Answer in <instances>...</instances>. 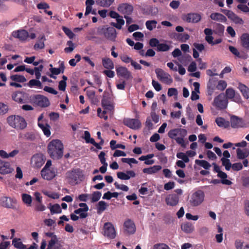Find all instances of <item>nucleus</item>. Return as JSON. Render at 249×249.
Masks as SVG:
<instances>
[{"instance_id":"12","label":"nucleus","mask_w":249,"mask_h":249,"mask_svg":"<svg viewBox=\"0 0 249 249\" xmlns=\"http://www.w3.org/2000/svg\"><path fill=\"white\" fill-rule=\"evenodd\" d=\"M44 156L41 154L35 155L32 158V164L37 168L40 167L44 163Z\"/></svg>"},{"instance_id":"6","label":"nucleus","mask_w":249,"mask_h":249,"mask_svg":"<svg viewBox=\"0 0 249 249\" xmlns=\"http://www.w3.org/2000/svg\"><path fill=\"white\" fill-rule=\"evenodd\" d=\"M155 72L158 78L162 82L166 84H170L173 80L169 74L161 69L158 68L155 70Z\"/></svg>"},{"instance_id":"43","label":"nucleus","mask_w":249,"mask_h":249,"mask_svg":"<svg viewBox=\"0 0 249 249\" xmlns=\"http://www.w3.org/2000/svg\"><path fill=\"white\" fill-rule=\"evenodd\" d=\"M222 165L225 166L226 170L229 171L231 168V163L230 162V160L225 158H222L221 159Z\"/></svg>"},{"instance_id":"39","label":"nucleus","mask_w":249,"mask_h":249,"mask_svg":"<svg viewBox=\"0 0 249 249\" xmlns=\"http://www.w3.org/2000/svg\"><path fill=\"white\" fill-rule=\"evenodd\" d=\"M22 199L24 203L27 206H31L32 198L30 195L27 194H23L22 195Z\"/></svg>"},{"instance_id":"8","label":"nucleus","mask_w":249,"mask_h":249,"mask_svg":"<svg viewBox=\"0 0 249 249\" xmlns=\"http://www.w3.org/2000/svg\"><path fill=\"white\" fill-rule=\"evenodd\" d=\"M80 176V173L78 170H74L69 171L67 173V178L68 181L72 185H75L77 183Z\"/></svg>"},{"instance_id":"18","label":"nucleus","mask_w":249,"mask_h":249,"mask_svg":"<svg viewBox=\"0 0 249 249\" xmlns=\"http://www.w3.org/2000/svg\"><path fill=\"white\" fill-rule=\"evenodd\" d=\"M179 201V197L176 194H170L167 196L165 202L167 205L171 206H176Z\"/></svg>"},{"instance_id":"13","label":"nucleus","mask_w":249,"mask_h":249,"mask_svg":"<svg viewBox=\"0 0 249 249\" xmlns=\"http://www.w3.org/2000/svg\"><path fill=\"white\" fill-rule=\"evenodd\" d=\"M124 124L133 129H139L141 126V124L139 120L135 119H128L124 120Z\"/></svg>"},{"instance_id":"20","label":"nucleus","mask_w":249,"mask_h":249,"mask_svg":"<svg viewBox=\"0 0 249 249\" xmlns=\"http://www.w3.org/2000/svg\"><path fill=\"white\" fill-rule=\"evenodd\" d=\"M12 36L14 37L19 38L20 40H25L28 37L29 34L26 30H20L13 32Z\"/></svg>"},{"instance_id":"53","label":"nucleus","mask_w":249,"mask_h":249,"mask_svg":"<svg viewBox=\"0 0 249 249\" xmlns=\"http://www.w3.org/2000/svg\"><path fill=\"white\" fill-rule=\"evenodd\" d=\"M29 86L30 87L37 86L39 88L42 87L41 83L37 80L32 79L29 82Z\"/></svg>"},{"instance_id":"58","label":"nucleus","mask_w":249,"mask_h":249,"mask_svg":"<svg viewBox=\"0 0 249 249\" xmlns=\"http://www.w3.org/2000/svg\"><path fill=\"white\" fill-rule=\"evenodd\" d=\"M231 168L233 170L238 171H240L243 168V165L241 163L237 162L232 164Z\"/></svg>"},{"instance_id":"25","label":"nucleus","mask_w":249,"mask_h":249,"mask_svg":"<svg viewBox=\"0 0 249 249\" xmlns=\"http://www.w3.org/2000/svg\"><path fill=\"white\" fill-rule=\"evenodd\" d=\"M238 88L245 98H249V88L248 87H247L245 85L240 83L238 84Z\"/></svg>"},{"instance_id":"49","label":"nucleus","mask_w":249,"mask_h":249,"mask_svg":"<svg viewBox=\"0 0 249 249\" xmlns=\"http://www.w3.org/2000/svg\"><path fill=\"white\" fill-rule=\"evenodd\" d=\"M177 157L178 159H180L182 160L185 163H187L189 161V159L187 155H186L185 153L182 152L178 153L177 154Z\"/></svg>"},{"instance_id":"27","label":"nucleus","mask_w":249,"mask_h":249,"mask_svg":"<svg viewBox=\"0 0 249 249\" xmlns=\"http://www.w3.org/2000/svg\"><path fill=\"white\" fill-rule=\"evenodd\" d=\"M105 233H115L114 227L110 222L105 223L104 226Z\"/></svg>"},{"instance_id":"3","label":"nucleus","mask_w":249,"mask_h":249,"mask_svg":"<svg viewBox=\"0 0 249 249\" xmlns=\"http://www.w3.org/2000/svg\"><path fill=\"white\" fill-rule=\"evenodd\" d=\"M204 196V194L202 191H196L189 197V203L192 207L198 206L203 202Z\"/></svg>"},{"instance_id":"37","label":"nucleus","mask_w":249,"mask_h":249,"mask_svg":"<svg viewBox=\"0 0 249 249\" xmlns=\"http://www.w3.org/2000/svg\"><path fill=\"white\" fill-rule=\"evenodd\" d=\"M195 163L196 164L203 167L205 169H209L211 167V164L208 161L205 160H195Z\"/></svg>"},{"instance_id":"14","label":"nucleus","mask_w":249,"mask_h":249,"mask_svg":"<svg viewBox=\"0 0 249 249\" xmlns=\"http://www.w3.org/2000/svg\"><path fill=\"white\" fill-rule=\"evenodd\" d=\"M117 10L120 13L125 15H130L133 11V6L126 3H122L118 5Z\"/></svg>"},{"instance_id":"50","label":"nucleus","mask_w":249,"mask_h":249,"mask_svg":"<svg viewBox=\"0 0 249 249\" xmlns=\"http://www.w3.org/2000/svg\"><path fill=\"white\" fill-rule=\"evenodd\" d=\"M74 213L76 214H79L80 217L81 218H86L88 216L87 212H85V210L80 208L74 211Z\"/></svg>"},{"instance_id":"33","label":"nucleus","mask_w":249,"mask_h":249,"mask_svg":"<svg viewBox=\"0 0 249 249\" xmlns=\"http://www.w3.org/2000/svg\"><path fill=\"white\" fill-rule=\"evenodd\" d=\"M12 245L18 249H26V245L22 243L20 239H14Z\"/></svg>"},{"instance_id":"11","label":"nucleus","mask_w":249,"mask_h":249,"mask_svg":"<svg viewBox=\"0 0 249 249\" xmlns=\"http://www.w3.org/2000/svg\"><path fill=\"white\" fill-rule=\"evenodd\" d=\"M34 103L41 107H46L50 105L48 99L41 95H37L35 96Z\"/></svg>"},{"instance_id":"21","label":"nucleus","mask_w":249,"mask_h":249,"mask_svg":"<svg viewBox=\"0 0 249 249\" xmlns=\"http://www.w3.org/2000/svg\"><path fill=\"white\" fill-rule=\"evenodd\" d=\"M241 45L247 51H249V34L244 33L240 37Z\"/></svg>"},{"instance_id":"4","label":"nucleus","mask_w":249,"mask_h":249,"mask_svg":"<svg viewBox=\"0 0 249 249\" xmlns=\"http://www.w3.org/2000/svg\"><path fill=\"white\" fill-rule=\"evenodd\" d=\"M228 100L224 93H221L214 98L213 105L218 109H224L227 108Z\"/></svg>"},{"instance_id":"30","label":"nucleus","mask_w":249,"mask_h":249,"mask_svg":"<svg viewBox=\"0 0 249 249\" xmlns=\"http://www.w3.org/2000/svg\"><path fill=\"white\" fill-rule=\"evenodd\" d=\"M48 208L50 209L51 214L60 213L62 212V210L60 205L58 204L54 205L49 204Z\"/></svg>"},{"instance_id":"31","label":"nucleus","mask_w":249,"mask_h":249,"mask_svg":"<svg viewBox=\"0 0 249 249\" xmlns=\"http://www.w3.org/2000/svg\"><path fill=\"white\" fill-rule=\"evenodd\" d=\"M226 98L229 99H233V101L236 102L237 99L235 98L234 99L235 94L234 90L232 88H228L226 89Z\"/></svg>"},{"instance_id":"48","label":"nucleus","mask_w":249,"mask_h":249,"mask_svg":"<svg viewBox=\"0 0 249 249\" xmlns=\"http://www.w3.org/2000/svg\"><path fill=\"white\" fill-rule=\"evenodd\" d=\"M101 196L102 194L101 192L99 191L94 192L92 195L91 202H95L98 201L100 199Z\"/></svg>"},{"instance_id":"26","label":"nucleus","mask_w":249,"mask_h":249,"mask_svg":"<svg viewBox=\"0 0 249 249\" xmlns=\"http://www.w3.org/2000/svg\"><path fill=\"white\" fill-rule=\"evenodd\" d=\"M161 168V166L160 165H154L149 168H144L142 171L144 173L153 174L160 171Z\"/></svg>"},{"instance_id":"41","label":"nucleus","mask_w":249,"mask_h":249,"mask_svg":"<svg viewBox=\"0 0 249 249\" xmlns=\"http://www.w3.org/2000/svg\"><path fill=\"white\" fill-rule=\"evenodd\" d=\"M10 78L13 81L18 82H24L26 81V79L24 76L18 74L12 75L10 76Z\"/></svg>"},{"instance_id":"57","label":"nucleus","mask_w":249,"mask_h":249,"mask_svg":"<svg viewBox=\"0 0 249 249\" xmlns=\"http://www.w3.org/2000/svg\"><path fill=\"white\" fill-rule=\"evenodd\" d=\"M153 249H171L168 246L165 244H157L154 245Z\"/></svg>"},{"instance_id":"36","label":"nucleus","mask_w":249,"mask_h":249,"mask_svg":"<svg viewBox=\"0 0 249 249\" xmlns=\"http://www.w3.org/2000/svg\"><path fill=\"white\" fill-rule=\"evenodd\" d=\"M237 157L240 160H243L249 155V151H244L240 148L236 150Z\"/></svg>"},{"instance_id":"24","label":"nucleus","mask_w":249,"mask_h":249,"mask_svg":"<svg viewBox=\"0 0 249 249\" xmlns=\"http://www.w3.org/2000/svg\"><path fill=\"white\" fill-rule=\"evenodd\" d=\"M210 18L212 20L221 22H225L227 20L226 17L219 13H212Z\"/></svg>"},{"instance_id":"10","label":"nucleus","mask_w":249,"mask_h":249,"mask_svg":"<svg viewBox=\"0 0 249 249\" xmlns=\"http://www.w3.org/2000/svg\"><path fill=\"white\" fill-rule=\"evenodd\" d=\"M117 74L118 76L122 77L126 80L132 78V75L128 69L122 66H119L116 68Z\"/></svg>"},{"instance_id":"34","label":"nucleus","mask_w":249,"mask_h":249,"mask_svg":"<svg viewBox=\"0 0 249 249\" xmlns=\"http://www.w3.org/2000/svg\"><path fill=\"white\" fill-rule=\"evenodd\" d=\"M114 1V0H97V4L103 7H109Z\"/></svg>"},{"instance_id":"1","label":"nucleus","mask_w":249,"mask_h":249,"mask_svg":"<svg viewBox=\"0 0 249 249\" xmlns=\"http://www.w3.org/2000/svg\"><path fill=\"white\" fill-rule=\"evenodd\" d=\"M63 144L58 140L51 141L48 146V153L53 159H60L63 156Z\"/></svg>"},{"instance_id":"32","label":"nucleus","mask_w":249,"mask_h":249,"mask_svg":"<svg viewBox=\"0 0 249 249\" xmlns=\"http://www.w3.org/2000/svg\"><path fill=\"white\" fill-rule=\"evenodd\" d=\"M215 122L219 127H224L227 128L229 126L230 124L228 121H226L224 118L219 117L216 119Z\"/></svg>"},{"instance_id":"16","label":"nucleus","mask_w":249,"mask_h":249,"mask_svg":"<svg viewBox=\"0 0 249 249\" xmlns=\"http://www.w3.org/2000/svg\"><path fill=\"white\" fill-rule=\"evenodd\" d=\"M230 121L231 126L233 128L245 127L243 120L237 116H231Z\"/></svg>"},{"instance_id":"45","label":"nucleus","mask_w":249,"mask_h":249,"mask_svg":"<svg viewBox=\"0 0 249 249\" xmlns=\"http://www.w3.org/2000/svg\"><path fill=\"white\" fill-rule=\"evenodd\" d=\"M211 183L216 184H219L220 183H222L223 184L230 185L232 184V182L229 180H219L217 179H213L211 180Z\"/></svg>"},{"instance_id":"2","label":"nucleus","mask_w":249,"mask_h":249,"mask_svg":"<svg viewBox=\"0 0 249 249\" xmlns=\"http://www.w3.org/2000/svg\"><path fill=\"white\" fill-rule=\"evenodd\" d=\"M7 122L12 127L22 129L27 126V124L24 119L19 116H11L7 118Z\"/></svg>"},{"instance_id":"15","label":"nucleus","mask_w":249,"mask_h":249,"mask_svg":"<svg viewBox=\"0 0 249 249\" xmlns=\"http://www.w3.org/2000/svg\"><path fill=\"white\" fill-rule=\"evenodd\" d=\"M103 33L104 36L112 41H114L116 37V30L113 27H108L103 29Z\"/></svg>"},{"instance_id":"23","label":"nucleus","mask_w":249,"mask_h":249,"mask_svg":"<svg viewBox=\"0 0 249 249\" xmlns=\"http://www.w3.org/2000/svg\"><path fill=\"white\" fill-rule=\"evenodd\" d=\"M84 139L87 143H90L92 144L98 149H102L101 146H100L99 144H98V143L96 142L94 140L90 137V135L89 131H85L84 132Z\"/></svg>"},{"instance_id":"44","label":"nucleus","mask_w":249,"mask_h":249,"mask_svg":"<svg viewBox=\"0 0 249 249\" xmlns=\"http://www.w3.org/2000/svg\"><path fill=\"white\" fill-rule=\"evenodd\" d=\"M107 205L106 202L104 201H100L98 202L97 205V211L98 213H100L104 211L107 207Z\"/></svg>"},{"instance_id":"52","label":"nucleus","mask_w":249,"mask_h":249,"mask_svg":"<svg viewBox=\"0 0 249 249\" xmlns=\"http://www.w3.org/2000/svg\"><path fill=\"white\" fill-rule=\"evenodd\" d=\"M169 49L170 46L164 43H159L157 48L158 51L162 52L167 51Z\"/></svg>"},{"instance_id":"17","label":"nucleus","mask_w":249,"mask_h":249,"mask_svg":"<svg viewBox=\"0 0 249 249\" xmlns=\"http://www.w3.org/2000/svg\"><path fill=\"white\" fill-rule=\"evenodd\" d=\"M13 169L11 167L10 164L7 161L0 160V174H7L11 173Z\"/></svg>"},{"instance_id":"56","label":"nucleus","mask_w":249,"mask_h":249,"mask_svg":"<svg viewBox=\"0 0 249 249\" xmlns=\"http://www.w3.org/2000/svg\"><path fill=\"white\" fill-rule=\"evenodd\" d=\"M62 29L64 33L69 36L70 38L72 39L73 38L74 34L70 29L66 27H63Z\"/></svg>"},{"instance_id":"7","label":"nucleus","mask_w":249,"mask_h":249,"mask_svg":"<svg viewBox=\"0 0 249 249\" xmlns=\"http://www.w3.org/2000/svg\"><path fill=\"white\" fill-rule=\"evenodd\" d=\"M182 18L187 22L195 23L199 22L201 19V17L198 13H191L183 15Z\"/></svg>"},{"instance_id":"19","label":"nucleus","mask_w":249,"mask_h":249,"mask_svg":"<svg viewBox=\"0 0 249 249\" xmlns=\"http://www.w3.org/2000/svg\"><path fill=\"white\" fill-rule=\"evenodd\" d=\"M41 174L42 178L46 180H51L56 175L55 172L53 170L46 168H43L41 171Z\"/></svg>"},{"instance_id":"9","label":"nucleus","mask_w":249,"mask_h":249,"mask_svg":"<svg viewBox=\"0 0 249 249\" xmlns=\"http://www.w3.org/2000/svg\"><path fill=\"white\" fill-rule=\"evenodd\" d=\"M221 11L225 14L229 19L232 20L235 23L240 24H243L244 23L243 19L231 11L221 9Z\"/></svg>"},{"instance_id":"63","label":"nucleus","mask_w":249,"mask_h":249,"mask_svg":"<svg viewBox=\"0 0 249 249\" xmlns=\"http://www.w3.org/2000/svg\"><path fill=\"white\" fill-rule=\"evenodd\" d=\"M121 59L122 61L126 63H131L132 61H133L132 59L126 55H123L121 56Z\"/></svg>"},{"instance_id":"51","label":"nucleus","mask_w":249,"mask_h":249,"mask_svg":"<svg viewBox=\"0 0 249 249\" xmlns=\"http://www.w3.org/2000/svg\"><path fill=\"white\" fill-rule=\"evenodd\" d=\"M67 45H69V47H66L65 48L64 51L66 53H71L73 51L75 46H74V43L71 41H68L67 42Z\"/></svg>"},{"instance_id":"38","label":"nucleus","mask_w":249,"mask_h":249,"mask_svg":"<svg viewBox=\"0 0 249 249\" xmlns=\"http://www.w3.org/2000/svg\"><path fill=\"white\" fill-rule=\"evenodd\" d=\"M47 235L49 236V237H51L52 235H53L51 239V240L49 241L48 247L47 249H52L53 246L58 242V239L56 237V236L55 234H46Z\"/></svg>"},{"instance_id":"35","label":"nucleus","mask_w":249,"mask_h":249,"mask_svg":"<svg viewBox=\"0 0 249 249\" xmlns=\"http://www.w3.org/2000/svg\"><path fill=\"white\" fill-rule=\"evenodd\" d=\"M182 230L186 233H191L194 231L193 226L189 223H184L181 225Z\"/></svg>"},{"instance_id":"22","label":"nucleus","mask_w":249,"mask_h":249,"mask_svg":"<svg viewBox=\"0 0 249 249\" xmlns=\"http://www.w3.org/2000/svg\"><path fill=\"white\" fill-rule=\"evenodd\" d=\"M125 231L129 233H134L136 231L134 223L131 220H127L124 223Z\"/></svg>"},{"instance_id":"47","label":"nucleus","mask_w":249,"mask_h":249,"mask_svg":"<svg viewBox=\"0 0 249 249\" xmlns=\"http://www.w3.org/2000/svg\"><path fill=\"white\" fill-rule=\"evenodd\" d=\"M157 21L156 20H148L146 22L145 25L146 28L151 31L156 26Z\"/></svg>"},{"instance_id":"61","label":"nucleus","mask_w":249,"mask_h":249,"mask_svg":"<svg viewBox=\"0 0 249 249\" xmlns=\"http://www.w3.org/2000/svg\"><path fill=\"white\" fill-rule=\"evenodd\" d=\"M229 50L231 53H232L235 56L240 57V53L235 47L233 46H229Z\"/></svg>"},{"instance_id":"64","label":"nucleus","mask_w":249,"mask_h":249,"mask_svg":"<svg viewBox=\"0 0 249 249\" xmlns=\"http://www.w3.org/2000/svg\"><path fill=\"white\" fill-rule=\"evenodd\" d=\"M237 8L244 12L247 13L249 12V8L246 5L240 4L238 5Z\"/></svg>"},{"instance_id":"42","label":"nucleus","mask_w":249,"mask_h":249,"mask_svg":"<svg viewBox=\"0 0 249 249\" xmlns=\"http://www.w3.org/2000/svg\"><path fill=\"white\" fill-rule=\"evenodd\" d=\"M13 99L17 102L21 103H23V95L20 92L14 93L12 94Z\"/></svg>"},{"instance_id":"29","label":"nucleus","mask_w":249,"mask_h":249,"mask_svg":"<svg viewBox=\"0 0 249 249\" xmlns=\"http://www.w3.org/2000/svg\"><path fill=\"white\" fill-rule=\"evenodd\" d=\"M102 64L103 66L107 69L109 70L113 69L114 68V64L110 58H103Z\"/></svg>"},{"instance_id":"5","label":"nucleus","mask_w":249,"mask_h":249,"mask_svg":"<svg viewBox=\"0 0 249 249\" xmlns=\"http://www.w3.org/2000/svg\"><path fill=\"white\" fill-rule=\"evenodd\" d=\"M17 203V200L14 198H12L7 196H2L0 197V206L8 208L15 209V205Z\"/></svg>"},{"instance_id":"46","label":"nucleus","mask_w":249,"mask_h":249,"mask_svg":"<svg viewBox=\"0 0 249 249\" xmlns=\"http://www.w3.org/2000/svg\"><path fill=\"white\" fill-rule=\"evenodd\" d=\"M121 160L124 163L129 164L131 167H132L131 163H138V161L134 158H122Z\"/></svg>"},{"instance_id":"59","label":"nucleus","mask_w":249,"mask_h":249,"mask_svg":"<svg viewBox=\"0 0 249 249\" xmlns=\"http://www.w3.org/2000/svg\"><path fill=\"white\" fill-rule=\"evenodd\" d=\"M35 210L37 211H44L45 206L41 202H36L35 204Z\"/></svg>"},{"instance_id":"62","label":"nucleus","mask_w":249,"mask_h":249,"mask_svg":"<svg viewBox=\"0 0 249 249\" xmlns=\"http://www.w3.org/2000/svg\"><path fill=\"white\" fill-rule=\"evenodd\" d=\"M8 107L6 105L0 103V115L4 114L7 112Z\"/></svg>"},{"instance_id":"28","label":"nucleus","mask_w":249,"mask_h":249,"mask_svg":"<svg viewBox=\"0 0 249 249\" xmlns=\"http://www.w3.org/2000/svg\"><path fill=\"white\" fill-rule=\"evenodd\" d=\"M102 105L106 110L112 111L113 109V106L109 103L105 95H103V99L102 100Z\"/></svg>"},{"instance_id":"60","label":"nucleus","mask_w":249,"mask_h":249,"mask_svg":"<svg viewBox=\"0 0 249 249\" xmlns=\"http://www.w3.org/2000/svg\"><path fill=\"white\" fill-rule=\"evenodd\" d=\"M178 129H174L169 131L168 136L171 139H174L175 137L178 136Z\"/></svg>"},{"instance_id":"40","label":"nucleus","mask_w":249,"mask_h":249,"mask_svg":"<svg viewBox=\"0 0 249 249\" xmlns=\"http://www.w3.org/2000/svg\"><path fill=\"white\" fill-rule=\"evenodd\" d=\"M45 40V38L44 36H42L40 38V39L36 42L34 45V48L35 50L36 49H43L45 47V45L44 43V41Z\"/></svg>"},{"instance_id":"54","label":"nucleus","mask_w":249,"mask_h":249,"mask_svg":"<svg viewBox=\"0 0 249 249\" xmlns=\"http://www.w3.org/2000/svg\"><path fill=\"white\" fill-rule=\"evenodd\" d=\"M227 83L223 80H220L218 82L216 88L220 90H223L227 87Z\"/></svg>"},{"instance_id":"55","label":"nucleus","mask_w":249,"mask_h":249,"mask_svg":"<svg viewBox=\"0 0 249 249\" xmlns=\"http://www.w3.org/2000/svg\"><path fill=\"white\" fill-rule=\"evenodd\" d=\"M117 177L123 180H128L130 178V176H128V175L126 174V173H125L122 172H119L117 173Z\"/></svg>"}]
</instances>
